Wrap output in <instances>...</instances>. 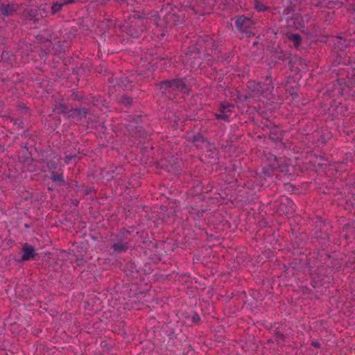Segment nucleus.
<instances>
[{
    "label": "nucleus",
    "instance_id": "obj_1",
    "mask_svg": "<svg viewBox=\"0 0 355 355\" xmlns=\"http://www.w3.org/2000/svg\"><path fill=\"white\" fill-rule=\"evenodd\" d=\"M22 255L21 260L23 261H28L31 259H34L37 255L34 248L30 244L26 243L22 245L21 248Z\"/></svg>",
    "mask_w": 355,
    "mask_h": 355
},
{
    "label": "nucleus",
    "instance_id": "obj_2",
    "mask_svg": "<svg viewBox=\"0 0 355 355\" xmlns=\"http://www.w3.org/2000/svg\"><path fill=\"white\" fill-rule=\"evenodd\" d=\"M234 105L230 103H223L220 105V113L216 114V118L218 119L228 120L231 115Z\"/></svg>",
    "mask_w": 355,
    "mask_h": 355
},
{
    "label": "nucleus",
    "instance_id": "obj_3",
    "mask_svg": "<svg viewBox=\"0 0 355 355\" xmlns=\"http://www.w3.org/2000/svg\"><path fill=\"white\" fill-rule=\"evenodd\" d=\"M162 88H168L170 89H179L182 92H185L187 88L182 80H173L171 82H166L162 84Z\"/></svg>",
    "mask_w": 355,
    "mask_h": 355
},
{
    "label": "nucleus",
    "instance_id": "obj_4",
    "mask_svg": "<svg viewBox=\"0 0 355 355\" xmlns=\"http://www.w3.org/2000/svg\"><path fill=\"white\" fill-rule=\"evenodd\" d=\"M51 180L58 185L61 186L64 182V171L62 168H58L56 171L51 172Z\"/></svg>",
    "mask_w": 355,
    "mask_h": 355
},
{
    "label": "nucleus",
    "instance_id": "obj_5",
    "mask_svg": "<svg viewBox=\"0 0 355 355\" xmlns=\"http://www.w3.org/2000/svg\"><path fill=\"white\" fill-rule=\"evenodd\" d=\"M44 167H46V170H48L50 173L55 171L56 169L58 170V168H62V166L60 164L59 159H51L47 161L45 163V166H44Z\"/></svg>",
    "mask_w": 355,
    "mask_h": 355
},
{
    "label": "nucleus",
    "instance_id": "obj_6",
    "mask_svg": "<svg viewBox=\"0 0 355 355\" xmlns=\"http://www.w3.org/2000/svg\"><path fill=\"white\" fill-rule=\"evenodd\" d=\"M71 109H70L65 103H58L55 105L54 112L58 114H64L69 115L71 113Z\"/></svg>",
    "mask_w": 355,
    "mask_h": 355
},
{
    "label": "nucleus",
    "instance_id": "obj_7",
    "mask_svg": "<svg viewBox=\"0 0 355 355\" xmlns=\"http://www.w3.org/2000/svg\"><path fill=\"white\" fill-rule=\"evenodd\" d=\"M71 113L69 115V117H76L78 120L85 118L87 114V110L85 108L71 109Z\"/></svg>",
    "mask_w": 355,
    "mask_h": 355
},
{
    "label": "nucleus",
    "instance_id": "obj_8",
    "mask_svg": "<svg viewBox=\"0 0 355 355\" xmlns=\"http://www.w3.org/2000/svg\"><path fill=\"white\" fill-rule=\"evenodd\" d=\"M15 11L14 6L1 5L0 6V13L5 17L11 15Z\"/></svg>",
    "mask_w": 355,
    "mask_h": 355
},
{
    "label": "nucleus",
    "instance_id": "obj_9",
    "mask_svg": "<svg viewBox=\"0 0 355 355\" xmlns=\"http://www.w3.org/2000/svg\"><path fill=\"white\" fill-rule=\"evenodd\" d=\"M235 24L239 30L244 31L245 27L249 24V19L240 16L237 17Z\"/></svg>",
    "mask_w": 355,
    "mask_h": 355
},
{
    "label": "nucleus",
    "instance_id": "obj_10",
    "mask_svg": "<svg viewBox=\"0 0 355 355\" xmlns=\"http://www.w3.org/2000/svg\"><path fill=\"white\" fill-rule=\"evenodd\" d=\"M36 12H39V15H40L41 17H46L48 15V13H49L51 12L50 5H48V4L41 5L38 8V10H36Z\"/></svg>",
    "mask_w": 355,
    "mask_h": 355
},
{
    "label": "nucleus",
    "instance_id": "obj_11",
    "mask_svg": "<svg viewBox=\"0 0 355 355\" xmlns=\"http://www.w3.org/2000/svg\"><path fill=\"white\" fill-rule=\"evenodd\" d=\"M63 6H64V3H55L52 6H50L51 13L55 14V13L58 12V11H60L62 9Z\"/></svg>",
    "mask_w": 355,
    "mask_h": 355
},
{
    "label": "nucleus",
    "instance_id": "obj_12",
    "mask_svg": "<svg viewBox=\"0 0 355 355\" xmlns=\"http://www.w3.org/2000/svg\"><path fill=\"white\" fill-rule=\"evenodd\" d=\"M78 157L76 155H66L64 158V162L65 164H69L71 162H76L78 160Z\"/></svg>",
    "mask_w": 355,
    "mask_h": 355
},
{
    "label": "nucleus",
    "instance_id": "obj_13",
    "mask_svg": "<svg viewBox=\"0 0 355 355\" xmlns=\"http://www.w3.org/2000/svg\"><path fill=\"white\" fill-rule=\"evenodd\" d=\"M114 250L118 252H122L128 248V245L126 243H117L114 244L113 246Z\"/></svg>",
    "mask_w": 355,
    "mask_h": 355
},
{
    "label": "nucleus",
    "instance_id": "obj_14",
    "mask_svg": "<svg viewBox=\"0 0 355 355\" xmlns=\"http://www.w3.org/2000/svg\"><path fill=\"white\" fill-rule=\"evenodd\" d=\"M288 38L294 42L295 46H298L300 43V36L297 34H292Z\"/></svg>",
    "mask_w": 355,
    "mask_h": 355
},
{
    "label": "nucleus",
    "instance_id": "obj_15",
    "mask_svg": "<svg viewBox=\"0 0 355 355\" xmlns=\"http://www.w3.org/2000/svg\"><path fill=\"white\" fill-rule=\"evenodd\" d=\"M121 102L124 105H129V104L131 103L132 100H131L130 98H129L128 96H124V97L122 98Z\"/></svg>",
    "mask_w": 355,
    "mask_h": 355
},
{
    "label": "nucleus",
    "instance_id": "obj_16",
    "mask_svg": "<svg viewBox=\"0 0 355 355\" xmlns=\"http://www.w3.org/2000/svg\"><path fill=\"white\" fill-rule=\"evenodd\" d=\"M255 8L258 11H263L266 9V7L257 2L255 4Z\"/></svg>",
    "mask_w": 355,
    "mask_h": 355
},
{
    "label": "nucleus",
    "instance_id": "obj_17",
    "mask_svg": "<svg viewBox=\"0 0 355 355\" xmlns=\"http://www.w3.org/2000/svg\"><path fill=\"white\" fill-rule=\"evenodd\" d=\"M282 202L285 201V202H290L287 198H284H284H282Z\"/></svg>",
    "mask_w": 355,
    "mask_h": 355
},
{
    "label": "nucleus",
    "instance_id": "obj_18",
    "mask_svg": "<svg viewBox=\"0 0 355 355\" xmlns=\"http://www.w3.org/2000/svg\"><path fill=\"white\" fill-rule=\"evenodd\" d=\"M313 345L315 346V347H319V344L317 343H313Z\"/></svg>",
    "mask_w": 355,
    "mask_h": 355
},
{
    "label": "nucleus",
    "instance_id": "obj_19",
    "mask_svg": "<svg viewBox=\"0 0 355 355\" xmlns=\"http://www.w3.org/2000/svg\"><path fill=\"white\" fill-rule=\"evenodd\" d=\"M30 12H31V15L32 16V13L34 12V10H31ZM33 17H35V15H33Z\"/></svg>",
    "mask_w": 355,
    "mask_h": 355
},
{
    "label": "nucleus",
    "instance_id": "obj_20",
    "mask_svg": "<svg viewBox=\"0 0 355 355\" xmlns=\"http://www.w3.org/2000/svg\"><path fill=\"white\" fill-rule=\"evenodd\" d=\"M194 211H195V210H194V209H192V211H191V214H194Z\"/></svg>",
    "mask_w": 355,
    "mask_h": 355
},
{
    "label": "nucleus",
    "instance_id": "obj_21",
    "mask_svg": "<svg viewBox=\"0 0 355 355\" xmlns=\"http://www.w3.org/2000/svg\"><path fill=\"white\" fill-rule=\"evenodd\" d=\"M201 216H202V214H201L200 216H198V218H200Z\"/></svg>",
    "mask_w": 355,
    "mask_h": 355
}]
</instances>
